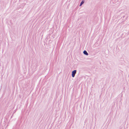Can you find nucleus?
I'll list each match as a JSON object with an SVG mask.
<instances>
[{"label": "nucleus", "instance_id": "nucleus-1", "mask_svg": "<svg viewBox=\"0 0 129 129\" xmlns=\"http://www.w3.org/2000/svg\"><path fill=\"white\" fill-rule=\"evenodd\" d=\"M76 70H74L72 71V75L73 77H74L75 74L76 73Z\"/></svg>", "mask_w": 129, "mask_h": 129}, {"label": "nucleus", "instance_id": "nucleus-2", "mask_svg": "<svg viewBox=\"0 0 129 129\" xmlns=\"http://www.w3.org/2000/svg\"><path fill=\"white\" fill-rule=\"evenodd\" d=\"M83 53L85 55H88V53L85 50H84L83 51Z\"/></svg>", "mask_w": 129, "mask_h": 129}, {"label": "nucleus", "instance_id": "nucleus-3", "mask_svg": "<svg viewBox=\"0 0 129 129\" xmlns=\"http://www.w3.org/2000/svg\"><path fill=\"white\" fill-rule=\"evenodd\" d=\"M84 1H82L81 3H80V6H81L84 3Z\"/></svg>", "mask_w": 129, "mask_h": 129}]
</instances>
